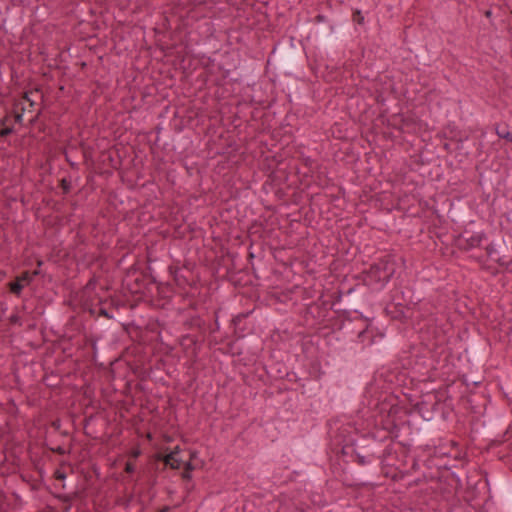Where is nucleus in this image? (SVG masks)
<instances>
[{
  "mask_svg": "<svg viewBox=\"0 0 512 512\" xmlns=\"http://www.w3.org/2000/svg\"><path fill=\"white\" fill-rule=\"evenodd\" d=\"M134 469H135V468H134V465H133L132 463H130V462L126 463L125 471H126L127 473H132V472H134Z\"/></svg>",
  "mask_w": 512,
  "mask_h": 512,
  "instance_id": "obj_8",
  "label": "nucleus"
},
{
  "mask_svg": "<svg viewBox=\"0 0 512 512\" xmlns=\"http://www.w3.org/2000/svg\"><path fill=\"white\" fill-rule=\"evenodd\" d=\"M339 437L341 438L339 440V443H344L345 445H348V444H351L353 442V439H346V437L344 435H339Z\"/></svg>",
  "mask_w": 512,
  "mask_h": 512,
  "instance_id": "obj_7",
  "label": "nucleus"
},
{
  "mask_svg": "<svg viewBox=\"0 0 512 512\" xmlns=\"http://www.w3.org/2000/svg\"><path fill=\"white\" fill-rule=\"evenodd\" d=\"M12 132V128L10 127H4L0 130V137H5L9 135Z\"/></svg>",
  "mask_w": 512,
  "mask_h": 512,
  "instance_id": "obj_6",
  "label": "nucleus"
},
{
  "mask_svg": "<svg viewBox=\"0 0 512 512\" xmlns=\"http://www.w3.org/2000/svg\"><path fill=\"white\" fill-rule=\"evenodd\" d=\"M28 94H29V96L31 97V95H33V92H30V93H28ZM34 94H37V91H34Z\"/></svg>",
  "mask_w": 512,
  "mask_h": 512,
  "instance_id": "obj_13",
  "label": "nucleus"
},
{
  "mask_svg": "<svg viewBox=\"0 0 512 512\" xmlns=\"http://www.w3.org/2000/svg\"><path fill=\"white\" fill-rule=\"evenodd\" d=\"M91 293V286L87 285L82 292L81 300L83 301V308L92 310L93 302L89 300Z\"/></svg>",
  "mask_w": 512,
  "mask_h": 512,
  "instance_id": "obj_4",
  "label": "nucleus"
},
{
  "mask_svg": "<svg viewBox=\"0 0 512 512\" xmlns=\"http://www.w3.org/2000/svg\"><path fill=\"white\" fill-rule=\"evenodd\" d=\"M26 104L29 105V107H32L34 105V102L32 99H30L29 94H25L22 98V100L16 104V112H15V121L21 122L22 120V114L27 109Z\"/></svg>",
  "mask_w": 512,
  "mask_h": 512,
  "instance_id": "obj_3",
  "label": "nucleus"
},
{
  "mask_svg": "<svg viewBox=\"0 0 512 512\" xmlns=\"http://www.w3.org/2000/svg\"><path fill=\"white\" fill-rule=\"evenodd\" d=\"M159 459L172 469H179L183 466L184 471L182 476L184 479H189L190 472L194 469V466L190 462L186 461L182 456H180V449L178 447H176L167 455H160Z\"/></svg>",
  "mask_w": 512,
  "mask_h": 512,
  "instance_id": "obj_1",
  "label": "nucleus"
},
{
  "mask_svg": "<svg viewBox=\"0 0 512 512\" xmlns=\"http://www.w3.org/2000/svg\"><path fill=\"white\" fill-rule=\"evenodd\" d=\"M38 275V271L35 270L34 272H23L20 276L16 277V279L13 282H10L8 284L9 289L11 293L15 295H20L23 288L31 283L34 276Z\"/></svg>",
  "mask_w": 512,
  "mask_h": 512,
  "instance_id": "obj_2",
  "label": "nucleus"
},
{
  "mask_svg": "<svg viewBox=\"0 0 512 512\" xmlns=\"http://www.w3.org/2000/svg\"><path fill=\"white\" fill-rule=\"evenodd\" d=\"M6 120H7V118H6V117H5V118H2V119H1V124H2V125H4V124H5V122H6Z\"/></svg>",
  "mask_w": 512,
  "mask_h": 512,
  "instance_id": "obj_11",
  "label": "nucleus"
},
{
  "mask_svg": "<svg viewBox=\"0 0 512 512\" xmlns=\"http://www.w3.org/2000/svg\"><path fill=\"white\" fill-rule=\"evenodd\" d=\"M169 508L168 507H165L163 508L160 512H168Z\"/></svg>",
  "mask_w": 512,
  "mask_h": 512,
  "instance_id": "obj_12",
  "label": "nucleus"
},
{
  "mask_svg": "<svg viewBox=\"0 0 512 512\" xmlns=\"http://www.w3.org/2000/svg\"><path fill=\"white\" fill-rule=\"evenodd\" d=\"M139 455H140V451H139V450H133V451L131 452V456H132L133 458H137Z\"/></svg>",
  "mask_w": 512,
  "mask_h": 512,
  "instance_id": "obj_9",
  "label": "nucleus"
},
{
  "mask_svg": "<svg viewBox=\"0 0 512 512\" xmlns=\"http://www.w3.org/2000/svg\"><path fill=\"white\" fill-rule=\"evenodd\" d=\"M497 134L499 135V137H503L509 141L512 142V134L509 133V132H502L500 130H497Z\"/></svg>",
  "mask_w": 512,
  "mask_h": 512,
  "instance_id": "obj_5",
  "label": "nucleus"
},
{
  "mask_svg": "<svg viewBox=\"0 0 512 512\" xmlns=\"http://www.w3.org/2000/svg\"><path fill=\"white\" fill-rule=\"evenodd\" d=\"M354 19H355L356 21H358V22H360V21L362 20V17L360 16V13H359V12H357V13H355V14H354Z\"/></svg>",
  "mask_w": 512,
  "mask_h": 512,
  "instance_id": "obj_10",
  "label": "nucleus"
}]
</instances>
